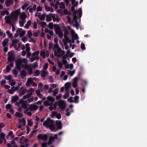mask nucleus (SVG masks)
<instances>
[{
	"instance_id": "1",
	"label": "nucleus",
	"mask_w": 147,
	"mask_h": 147,
	"mask_svg": "<svg viewBox=\"0 0 147 147\" xmlns=\"http://www.w3.org/2000/svg\"><path fill=\"white\" fill-rule=\"evenodd\" d=\"M20 12L19 9L13 12L9 15L6 16L5 18L6 23L10 24L17 20Z\"/></svg>"
},
{
	"instance_id": "2",
	"label": "nucleus",
	"mask_w": 147,
	"mask_h": 147,
	"mask_svg": "<svg viewBox=\"0 0 147 147\" xmlns=\"http://www.w3.org/2000/svg\"><path fill=\"white\" fill-rule=\"evenodd\" d=\"M74 7H72V11L73 12V13L74 15L73 17V21H75V22L74 26H75L76 28L78 29L79 27V24L77 21V19L78 18H80L82 16V9L81 8H80L78 10L73 11V9H74Z\"/></svg>"
},
{
	"instance_id": "3",
	"label": "nucleus",
	"mask_w": 147,
	"mask_h": 147,
	"mask_svg": "<svg viewBox=\"0 0 147 147\" xmlns=\"http://www.w3.org/2000/svg\"><path fill=\"white\" fill-rule=\"evenodd\" d=\"M43 125L47 128H49L52 131L55 132L56 130L53 121L49 118L47 119L43 123Z\"/></svg>"
},
{
	"instance_id": "4",
	"label": "nucleus",
	"mask_w": 147,
	"mask_h": 147,
	"mask_svg": "<svg viewBox=\"0 0 147 147\" xmlns=\"http://www.w3.org/2000/svg\"><path fill=\"white\" fill-rule=\"evenodd\" d=\"M28 60L25 58H20L16 62V65L18 68L20 69L22 66L24 68H27L28 65L27 64Z\"/></svg>"
},
{
	"instance_id": "5",
	"label": "nucleus",
	"mask_w": 147,
	"mask_h": 147,
	"mask_svg": "<svg viewBox=\"0 0 147 147\" xmlns=\"http://www.w3.org/2000/svg\"><path fill=\"white\" fill-rule=\"evenodd\" d=\"M67 28L70 30L71 36L72 37L71 42L72 43H74V40H77L79 38L78 35L75 33V31L73 29H71V28L69 26H67Z\"/></svg>"
},
{
	"instance_id": "6",
	"label": "nucleus",
	"mask_w": 147,
	"mask_h": 147,
	"mask_svg": "<svg viewBox=\"0 0 147 147\" xmlns=\"http://www.w3.org/2000/svg\"><path fill=\"white\" fill-rule=\"evenodd\" d=\"M47 100L44 102V105L46 106H49L51 104H53L55 100V99L53 97L49 96L47 97Z\"/></svg>"
},
{
	"instance_id": "7",
	"label": "nucleus",
	"mask_w": 147,
	"mask_h": 147,
	"mask_svg": "<svg viewBox=\"0 0 147 147\" xmlns=\"http://www.w3.org/2000/svg\"><path fill=\"white\" fill-rule=\"evenodd\" d=\"M25 34V32L21 28H18L14 36L15 37H17L19 35L20 37L23 36Z\"/></svg>"
},
{
	"instance_id": "8",
	"label": "nucleus",
	"mask_w": 147,
	"mask_h": 147,
	"mask_svg": "<svg viewBox=\"0 0 147 147\" xmlns=\"http://www.w3.org/2000/svg\"><path fill=\"white\" fill-rule=\"evenodd\" d=\"M55 32L56 34H57L59 38H61L63 37V34L59 26L57 25L55 27Z\"/></svg>"
},
{
	"instance_id": "9",
	"label": "nucleus",
	"mask_w": 147,
	"mask_h": 147,
	"mask_svg": "<svg viewBox=\"0 0 147 147\" xmlns=\"http://www.w3.org/2000/svg\"><path fill=\"white\" fill-rule=\"evenodd\" d=\"M12 76L10 75H9L7 76H6L5 78L8 80L9 84L11 86H14L16 84L15 82L12 79Z\"/></svg>"
},
{
	"instance_id": "10",
	"label": "nucleus",
	"mask_w": 147,
	"mask_h": 147,
	"mask_svg": "<svg viewBox=\"0 0 147 147\" xmlns=\"http://www.w3.org/2000/svg\"><path fill=\"white\" fill-rule=\"evenodd\" d=\"M37 137L38 139L44 141H46L48 138V136L47 135L45 134H39L37 136Z\"/></svg>"
},
{
	"instance_id": "11",
	"label": "nucleus",
	"mask_w": 147,
	"mask_h": 147,
	"mask_svg": "<svg viewBox=\"0 0 147 147\" xmlns=\"http://www.w3.org/2000/svg\"><path fill=\"white\" fill-rule=\"evenodd\" d=\"M58 105L59 108L62 110H64L65 107L66 105L65 102L63 100H59L58 104Z\"/></svg>"
},
{
	"instance_id": "12",
	"label": "nucleus",
	"mask_w": 147,
	"mask_h": 147,
	"mask_svg": "<svg viewBox=\"0 0 147 147\" xmlns=\"http://www.w3.org/2000/svg\"><path fill=\"white\" fill-rule=\"evenodd\" d=\"M8 60L9 62H12L14 59V53L13 51H11L8 53Z\"/></svg>"
},
{
	"instance_id": "13",
	"label": "nucleus",
	"mask_w": 147,
	"mask_h": 147,
	"mask_svg": "<svg viewBox=\"0 0 147 147\" xmlns=\"http://www.w3.org/2000/svg\"><path fill=\"white\" fill-rule=\"evenodd\" d=\"M34 92V90L32 88L28 90V94L26 95L23 96V99L24 100L27 98H29L32 95Z\"/></svg>"
},
{
	"instance_id": "14",
	"label": "nucleus",
	"mask_w": 147,
	"mask_h": 147,
	"mask_svg": "<svg viewBox=\"0 0 147 147\" xmlns=\"http://www.w3.org/2000/svg\"><path fill=\"white\" fill-rule=\"evenodd\" d=\"M35 16H38L39 18L41 20H44L46 15L45 13H43L40 15V13L37 12L35 14Z\"/></svg>"
},
{
	"instance_id": "15",
	"label": "nucleus",
	"mask_w": 147,
	"mask_h": 147,
	"mask_svg": "<svg viewBox=\"0 0 147 147\" xmlns=\"http://www.w3.org/2000/svg\"><path fill=\"white\" fill-rule=\"evenodd\" d=\"M40 55L43 58H45L46 57H48V52L46 50L42 51L40 53Z\"/></svg>"
},
{
	"instance_id": "16",
	"label": "nucleus",
	"mask_w": 147,
	"mask_h": 147,
	"mask_svg": "<svg viewBox=\"0 0 147 147\" xmlns=\"http://www.w3.org/2000/svg\"><path fill=\"white\" fill-rule=\"evenodd\" d=\"M51 117L52 118L55 117L58 119L61 118V115L59 114H58L55 111H53L52 112Z\"/></svg>"
},
{
	"instance_id": "17",
	"label": "nucleus",
	"mask_w": 147,
	"mask_h": 147,
	"mask_svg": "<svg viewBox=\"0 0 147 147\" xmlns=\"http://www.w3.org/2000/svg\"><path fill=\"white\" fill-rule=\"evenodd\" d=\"M20 102L22 104L23 108L26 109L27 107V103L26 101L21 99L20 101Z\"/></svg>"
},
{
	"instance_id": "18",
	"label": "nucleus",
	"mask_w": 147,
	"mask_h": 147,
	"mask_svg": "<svg viewBox=\"0 0 147 147\" xmlns=\"http://www.w3.org/2000/svg\"><path fill=\"white\" fill-rule=\"evenodd\" d=\"M38 107L34 104L31 105L29 107V109L30 111H34L38 109Z\"/></svg>"
},
{
	"instance_id": "19",
	"label": "nucleus",
	"mask_w": 147,
	"mask_h": 147,
	"mask_svg": "<svg viewBox=\"0 0 147 147\" xmlns=\"http://www.w3.org/2000/svg\"><path fill=\"white\" fill-rule=\"evenodd\" d=\"M39 51H36L34 52L32 54V57H34L37 59V60H39Z\"/></svg>"
},
{
	"instance_id": "20",
	"label": "nucleus",
	"mask_w": 147,
	"mask_h": 147,
	"mask_svg": "<svg viewBox=\"0 0 147 147\" xmlns=\"http://www.w3.org/2000/svg\"><path fill=\"white\" fill-rule=\"evenodd\" d=\"M26 89L23 87H22L19 91V94L22 95L24 94L26 91Z\"/></svg>"
},
{
	"instance_id": "21",
	"label": "nucleus",
	"mask_w": 147,
	"mask_h": 147,
	"mask_svg": "<svg viewBox=\"0 0 147 147\" xmlns=\"http://www.w3.org/2000/svg\"><path fill=\"white\" fill-rule=\"evenodd\" d=\"M57 102H55L54 104H51L50 105L49 107V109L50 110L52 111L53 110H55L56 109L57 106Z\"/></svg>"
},
{
	"instance_id": "22",
	"label": "nucleus",
	"mask_w": 147,
	"mask_h": 147,
	"mask_svg": "<svg viewBox=\"0 0 147 147\" xmlns=\"http://www.w3.org/2000/svg\"><path fill=\"white\" fill-rule=\"evenodd\" d=\"M51 15L52 16V19L54 22H58L59 21V19L57 15L52 13Z\"/></svg>"
},
{
	"instance_id": "23",
	"label": "nucleus",
	"mask_w": 147,
	"mask_h": 147,
	"mask_svg": "<svg viewBox=\"0 0 147 147\" xmlns=\"http://www.w3.org/2000/svg\"><path fill=\"white\" fill-rule=\"evenodd\" d=\"M78 78L77 77L73 79V82H72V86L74 88H75L77 86V82L78 81Z\"/></svg>"
},
{
	"instance_id": "24",
	"label": "nucleus",
	"mask_w": 147,
	"mask_h": 147,
	"mask_svg": "<svg viewBox=\"0 0 147 147\" xmlns=\"http://www.w3.org/2000/svg\"><path fill=\"white\" fill-rule=\"evenodd\" d=\"M13 2V0H6L5 2V4L7 7H8L11 5Z\"/></svg>"
},
{
	"instance_id": "25",
	"label": "nucleus",
	"mask_w": 147,
	"mask_h": 147,
	"mask_svg": "<svg viewBox=\"0 0 147 147\" xmlns=\"http://www.w3.org/2000/svg\"><path fill=\"white\" fill-rule=\"evenodd\" d=\"M71 86V83L70 82H67L65 84V87L66 91H69V89Z\"/></svg>"
},
{
	"instance_id": "26",
	"label": "nucleus",
	"mask_w": 147,
	"mask_h": 147,
	"mask_svg": "<svg viewBox=\"0 0 147 147\" xmlns=\"http://www.w3.org/2000/svg\"><path fill=\"white\" fill-rule=\"evenodd\" d=\"M10 62L9 65H8L6 67V71L7 72L10 71L11 68L13 66V63L12 62Z\"/></svg>"
},
{
	"instance_id": "27",
	"label": "nucleus",
	"mask_w": 147,
	"mask_h": 147,
	"mask_svg": "<svg viewBox=\"0 0 147 147\" xmlns=\"http://www.w3.org/2000/svg\"><path fill=\"white\" fill-rule=\"evenodd\" d=\"M33 82V78H29L27 81L26 85L27 86H29L31 85Z\"/></svg>"
},
{
	"instance_id": "28",
	"label": "nucleus",
	"mask_w": 147,
	"mask_h": 147,
	"mask_svg": "<svg viewBox=\"0 0 147 147\" xmlns=\"http://www.w3.org/2000/svg\"><path fill=\"white\" fill-rule=\"evenodd\" d=\"M56 125L59 129H61L62 128L61 123L60 121H56Z\"/></svg>"
},
{
	"instance_id": "29",
	"label": "nucleus",
	"mask_w": 147,
	"mask_h": 147,
	"mask_svg": "<svg viewBox=\"0 0 147 147\" xmlns=\"http://www.w3.org/2000/svg\"><path fill=\"white\" fill-rule=\"evenodd\" d=\"M26 13L23 12L22 13L20 16V18L21 20H25L26 18Z\"/></svg>"
},
{
	"instance_id": "30",
	"label": "nucleus",
	"mask_w": 147,
	"mask_h": 147,
	"mask_svg": "<svg viewBox=\"0 0 147 147\" xmlns=\"http://www.w3.org/2000/svg\"><path fill=\"white\" fill-rule=\"evenodd\" d=\"M58 135L57 134L54 135L53 136H50L49 138L50 141H51L52 143V142L53 141L54 139H57V138Z\"/></svg>"
},
{
	"instance_id": "31",
	"label": "nucleus",
	"mask_w": 147,
	"mask_h": 147,
	"mask_svg": "<svg viewBox=\"0 0 147 147\" xmlns=\"http://www.w3.org/2000/svg\"><path fill=\"white\" fill-rule=\"evenodd\" d=\"M65 34H68V32H67V31H65V32L64 34V37H65V40H63V41H64L65 42H67V43H69L71 42V40L68 38L66 36Z\"/></svg>"
},
{
	"instance_id": "32",
	"label": "nucleus",
	"mask_w": 147,
	"mask_h": 147,
	"mask_svg": "<svg viewBox=\"0 0 147 147\" xmlns=\"http://www.w3.org/2000/svg\"><path fill=\"white\" fill-rule=\"evenodd\" d=\"M49 74V73L48 72L45 71H42L41 72V76L42 77H45V76L48 75Z\"/></svg>"
},
{
	"instance_id": "33",
	"label": "nucleus",
	"mask_w": 147,
	"mask_h": 147,
	"mask_svg": "<svg viewBox=\"0 0 147 147\" xmlns=\"http://www.w3.org/2000/svg\"><path fill=\"white\" fill-rule=\"evenodd\" d=\"M18 97L17 96H13L11 98V101L13 103H14L18 101Z\"/></svg>"
},
{
	"instance_id": "34",
	"label": "nucleus",
	"mask_w": 147,
	"mask_h": 147,
	"mask_svg": "<svg viewBox=\"0 0 147 147\" xmlns=\"http://www.w3.org/2000/svg\"><path fill=\"white\" fill-rule=\"evenodd\" d=\"M52 13H50L46 16V20L47 21L49 22L51 20L52 18Z\"/></svg>"
},
{
	"instance_id": "35",
	"label": "nucleus",
	"mask_w": 147,
	"mask_h": 147,
	"mask_svg": "<svg viewBox=\"0 0 147 147\" xmlns=\"http://www.w3.org/2000/svg\"><path fill=\"white\" fill-rule=\"evenodd\" d=\"M57 86V84H53L51 85V87L50 88L49 90H48V92L49 93H51L52 91V88H55Z\"/></svg>"
},
{
	"instance_id": "36",
	"label": "nucleus",
	"mask_w": 147,
	"mask_h": 147,
	"mask_svg": "<svg viewBox=\"0 0 147 147\" xmlns=\"http://www.w3.org/2000/svg\"><path fill=\"white\" fill-rule=\"evenodd\" d=\"M21 74V77L22 78H23L25 77L26 74V73L24 70L21 71L20 72Z\"/></svg>"
},
{
	"instance_id": "37",
	"label": "nucleus",
	"mask_w": 147,
	"mask_h": 147,
	"mask_svg": "<svg viewBox=\"0 0 147 147\" xmlns=\"http://www.w3.org/2000/svg\"><path fill=\"white\" fill-rule=\"evenodd\" d=\"M22 85L21 83H19L18 84V86L16 87H13L15 91L18 90L20 88V86Z\"/></svg>"
},
{
	"instance_id": "38",
	"label": "nucleus",
	"mask_w": 147,
	"mask_h": 147,
	"mask_svg": "<svg viewBox=\"0 0 147 147\" xmlns=\"http://www.w3.org/2000/svg\"><path fill=\"white\" fill-rule=\"evenodd\" d=\"M6 33L7 35L9 37L11 38V39L13 38V36L12 34L10 33V32L9 30H7L6 32Z\"/></svg>"
},
{
	"instance_id": "39",
	"label": "nucleus",
	"mask_w": 147,
	"mask_h": 147,
	"mask_svg": "<svg viewBox=\"0 0 147 147\" xmlns=\"http://www.w3.org/2000/svg\"><path fill=\"white\" fill-rule=\"evenodd\" d=\"M9 13L8 11L7 10H5L4 11H1V14L2 15H8Z\"/></svg>"
},
{
	"instance_id": "40",
	"label": "nucleus",
	"mask_w": 147,
	"mask_h": 147,
	"mask_svg": "<svg viewBox=\"0 0 147 147\" xmlns=\"http://www.w3.org/2000/svg\"><path fill=\"white\" fill-rule=\"evenodd\" d=\"M26 22V20H21L19 22L20 26L21 27L23 26Z\"/></svg>"
},
{
	"instance_id": "41",
	"label": "nucleus",
	"mask_w": 147,
	"mask_h": 147,
	"mask_svg": "<svg viewBox=\"0 0 147 147\" xmlns=\"http://www.w3.org/2000/svg\"><path fill=\"white\" fill-rule=\"evenodd\" d=\"M8 40L7 39H5L3 42V47L6 46L7 45Z\"/></svg>"
},
{
	"instance_id": "42",
	"label": "nucleus",
	"mask_w": 147,
	"mask_h": 147,
	"mask_svg": "<svg viewBox=\"0 0 147 147\" xmlns=\"http://www.w3.org/2000/svg\"><path fill=\"white\" fill-rule=\"evenodd\" d=\"M31 111L29 109H26L24 111V113L27 114L28 115L30 116L32 115V113L31 112Z\"/></svg>"
},
{
	"instance_id": "43",
	"label": "nucleus",
	"mask_w": 147,
	"mask_h": 147,
	"mask_svg": "<svg viewBox=\"0 0 147 147\" xmlns=\"http://www.w3.org/2000/svg\"><path fill=\"white\" fill-rule=\"evenodd\" d=\"M45 9L47 11H50L51 12H52L53 11V10L52 8H51L47 6H45Z\"/></svg>"
},
{
	"instance_id": "44",
	"label": "nucleus",
	"mask_w": 147,
	"mask_h": 147,
	"mask_svg": "<svg viewBox=\"0 0 147 147\" xmlns=\"http://www.w3.org/2000/svg\"><path fill=\"white\" fill-rule=\"evenodd\" d=\"M59 4V2L58 1H57L55 3V5L53 3H51V5L52 6H54L55 8L56 9H57V5Z\"/></svg>"
},
{
	"instance_id": "45",
	"label": "nucleus",
	"mask_w": 147,
	"mask_h": 147,
	"mask_svg": "<svg viewBox=\"0 0 147 147\" xmlns=\"http://www.w3.org/2000/svg\"><path fill=\"white\" fill-rule=\"evenodd\" d=\"M15 92V91L14 90V89H13V87L11 88V89L7 90V92L11 94H13Z\"/></svg>"
},
{
	"instance_id": "46",
	"label": "nucleus",
	"mask_w": 147,
	"mask_h": 147,
	"mask_svg": "<svg viewBox=\"0 0 147 147\" xmlns=\"http://www.w3.org/2000/svg\"><path fill=\"white\" fill-rule=\"evenodd\" d=\"M26 51L27 52H30V44L28 43H27L26 44Z\"/></svg>"
},
{
	"instance_id": "47",
	"label": "nucleus",
	"mask_w": 147,
	"mask_h": 147,
	"mask_svg": "<svg viewBox=\"0 0 147 147\" xmlns=\"http://www.w3.org/2000/svg\"><path fill=\"white\" fill-rule=\"evenodd\" d=\"M16 117H18L19 118H21L22 117V114L19 112H16L15 114Z\"/></svg>"
},
{
	"instance_id": "48",
	"label": "nucleus",
	"mask_w": 147,
	"mask_h": 147,
	"mask_svg": "<svg viewBox=\"0 0 147 147\" xmlns=\"http://www.w3.org/2000/svg\"><path fill=\"white\" fill-rule=\"evenodd\" d=\"M59 89L57 88H56L53 91V95L54 96H55L58 93Z\"/></svg>"
},
{
	"instance_id": "49",
	"label": "nucleus",
	"mask_w": 147,
	"mask_h": 147,
	"mask_svg": "<svg viewBox=\"0 0 147 147\" xmlns=\"http://www.w3.org/2000/svg\"><path fill=\"white\" fill-rule=\"evenodd\" d=\"M20 123L22 125L25 126L26 125V121L25 119L23 118L20 120Z\"/></svg>"
},
{
	"instance_id": "50",
	"label": "nucleus",
	"mask_w": 147,
	"mask_h": 147,
	"mask_svg": "<svg viewBox=\"0 0 147 147\" xmlns=\"http://www.w3.org/2000/svg\"><path fill=\"white\" fill-rule=\"evenodd\" d=\"M31 22L30 21H28L27 23V24L25 25V27L26 28L28 29L29 27L31 25Z\"/></svg>"
},
{
	"instance_id": "51",
	"label": "nucleus",
	"mask_w": 147,
	"mask_h": 147,
	"mask_svg": "<svg viewBox=\"0 0 147 147\" xmlns=\"http://www.w3.org/2000/svg\"><path fill=\"white\" fill-rule=\"evenodd\" d=\"M65 67L66 69L69 68L70 69H72L73 68V65L72 64H70L69 65L67 64Z\"/></svg>"
},
{
	"instance_id": "52",
	"label": "nucleus",
	"mask_w": 147,
	"mask_h": 147,
	"mask_svg": "<svg viewBox=\"0 0 147 147\" xmlns=\"http://www.w3.org/2000/svg\"><path fill=\"white\" fill-rule=\"evenodd\" d=\"M24 69L27 70L29 74H32V69L31 67H29L28 65V68H27Z\"/></svg>"
},
{
	"instance_id": "53",
	"label": "nucleus",
	"mask_w": 147,
	"mask_h": 147,
	"mask_svg": "<svg viewBox=\"0 0 147 147\" xmlns=\"http://www.w3.org/2000/svg\"><path fill=\"white\" fill-rule=\"evenodd\" d=\"M71 1L72 5L74 6H76L78 5V2L76 1L75 0H71Z\"/></svg>"
},
{
	"instance_id": "54",
	"label": "nucleus",
	"mask_w": 147,
	"mask_h": 147,
	"mask_svg": "<svg viewBox=\"0 0 147 147\" xmlns=\"http://www.w3.org/2000/svg\"><path fill=\"white\" fill-rule=\"evenodd\" d=\"M32 35V33L30 30H29L27 33V36L29 38H31V37Z\"/></svg>"
},
{
	"instance_id": "55",
	"label": "nucleus",
	"mask_w": 147,
	"mask_h": 147,
	"mask_svg": "<svg viewBox=\"0 0 147 147\" xmlns=\"http://www.w3.org/2000/svg\"><path fill=\"white\" fill-rule=\"evenodd\" d=\"M79 98V97L78 96H75L74 98V102L75 103H78V99Z\"/></svg>"
},
{
	"instance_id": "56",
	"label": "nucleus",
	"mask_w": 147,
	"mask_h": 147,
	"mask_svg": "<svg viewBox=\"0 0 147 147\" xmlns=\"http://www.w3.org/2000/svg\"><path fill=\"white\" fill-rule=\"evenodd\" d=\"M55 55L57 57H59L60 55V53L59 50H57V51H55L54 53Z\"/></svg>"
},
{
	"instance_id": "57",
	"label": "nucleus",
	"mask_w": 147,
	"mask_h": 147,
	"mask_svg": "<svg viewBox=\"0 0 147 147\" xmlns=\"http://www.w3.org/2000/svg\"><path fill=\"white\" fill-rule=\"evenodd\" d=\"M75 73V71H68L67 74L69 75L70 76H72Z\"/></svg>"
},
{
	"instance_id": "58",
	"label": "nucleus",
	"mask_w": 147,
	"mask_h": 147,
	"mask_svg": "<svg viewBox=\"0 0 147 147\" xmlns=\"http://www.w3.org/2000/svg\"><path fill=\"white\" fill-rule=\"evenodd\" d=\"M60 5L59 8L60 9H64L65 7V5L63 2H61L60 3H59V4Z\"/></svg>"
},
{
	"instance_id": "59",
	"label": "nucleus",
	"mask_w": 147,
	"mask_h": 147,
	"mask_svg": "<svg viewBox=\"0 0 147 147\" xmlns=\"http://www.w3.org/2000/svg\"><path fill=\"white\" fill-rule=\"evenodd\" d=\"M69 91H66V92L65 94V95L63 96V98L64 99L67 98L69 95Z\"/></svg>"
},
{
	"instance_id": "60",
	"label": "nucleus",
	"mask_w": 147,
	"mask_h": 147,
	"mask_svg": "<svg viewBox=\"0 0 147 147\" xmlns=\"http://www.w3.org/2000/svg\"><path fill=\"white\" fill-rule=\"evenodd\" d=\"M41 26L43 28H45L46 26V23L45 22H42L40 23Z\"/></svg>"
},
{
	"instance_id": "61",
	"label": "nucleus",
	"mask_w": 147,
	"mask_h": 147,
	"mask_svg": "<svg viewBox=\"0 0 147 147\" xmlns=\"http://www.w3.org/2000/svg\"><path fill=\"white\" fill-rule=\"evenodd\" d=\"M36 92L37 96L41 98L42 96V94L40 93V90H37Z\"/></svg>"
},
{
	"instance_id": "62",
	"label": "nucleus",
	"mask_w": 147,
	"mask_h": 147,
	"mask_svg": "<svg viewBox=\"0 0 147 147\" xmlns=\"http://www.w3.org/2000/svg\"><path fill=\"white\" fill-rule=\"evenodd\" d=\"M18 71L15 70V69H14L13 70V75L15 77H16L17 75L18 74Z\"/></svg>"
},
{
	"instance_id": "63",
	"label": "nucleus",
	"mask_w": 147,
	"mask_h": 147,
	"mask_svg": "<svg viewBox=\"0 0 147 147\" xmlns=\"http://www.w3.org/2000/svg\"><path fill=\"white\" fill-rule=\"evenodd\" d=\"M29 42H32L33 44H34L36 42V40L31 38H29Z\"/></svg>"
},
{
	"instance_id": "64",
	"label": "nucleus",
	"mask_w": 147,
	"mask_h": 147,
	"mask_svg": "<svg viewBox=\"0 0 147 147\" xmlns=\"http://www.w3.org/2000/svg\"><path fill=\"white\" fill-rule=\"evenodd\" d=\"M58 63L59 67L60 69L61 68L63 67L62 63L61 62L58 61Z\"/></svg>"
}]
</instances>
